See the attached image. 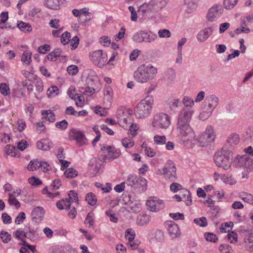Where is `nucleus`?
Returning <instances> with one entry per match:
<instances>
[{
    "mask_svg": "<svg viewBox=\"0 0 253 253\" xmlns=\"http://www.w3.org/2000/svg\"><path fill=\"white\" fill-rule=\"evenodd\" d=\"M168 0H150L147 2H145L138 7L137 9L138 15L134 7L129 6L128 7L130 12V19L132 21H136L138 15L139 18L145 19L151 14L159 11L164 7Z\"/></svg>",
    "mask_w": 253,
    "mask_h": 253,
    "instance_id": "f257e3e1",
    "label": "nucleus"
},
{
    "mask_svg": "<svg viewBox=\"0 0 253 253\" xmlns=\"http://www.w3.org/2000/svg\"><path fill=\"white\" fill-rule=\"evenodd\" d=\"M157 74V69L151 64H142L133 73L134 80L140 84H145L153 80Z\"/></svg>",
    "mask_w": 253,
    "mask_h": 253,
    "instance_id": "f03ea898",
    "label": "nucleus"
},
{
    "mask_svg": "<svg viewBox=\"0 0 253 253\" xmlns=\"http://www.w3.org/2000/svg\"><path fill=\"white\" fill-rule=\"evenodd\" d=\"M154 103L153 96H147L141 100L134 108V114L136 118L144 119L148 117L151 113Z\"/></svg>",
    "mask_w": 253,
    "mask_h": 253,
    "instance_id": "7ed1b4c3",
    "label": "nucleus"
},
{
    "mask_svg": "<svg viewBox=\"0 0 253 253\" xmlns=\"http://www.w3.org/2000/svg\"><path fill=\"white\" fill-rule=\"evenodd\" d=\"M214 160L216 166L227 170L230 168L232 156L229 151L223 150L215 154Z\"/></svg>",
    "mask_w": 253,
    "mask_h": 253,
    "instance_id": "20e7f679",
    "label": "nucleus"
},
{
    "mask_svg": "<svg viewBox=\"0 0 253 253\" xmlns=\"http://www.w3.org/2000/svg\"><path fill=\"white\" fill-rule=\"evenodd\" d=\"M193 112L192 110L181 109L178 114L177 124L178 132L187 130L188 128L191 129L189 126V123Z\"/></svg>",
    "mask_w": 253,
    "mask_h": 253,
    "instance_id": "39448f33",
    "label": "nucleus"
},
{
    "mask_svg": "<svg viewBox=\"0 0 253 253\" xmlns=\"http://www.w3.org/2000/svg\"><path fill=\"white\" fill-rule=\"evenodd\" d=\"M126 183L128 186L137 190L139 192L145 191L147 187L146 179L134 174H129L127 176Z\"/></svg>",
    "mask_w": 253,
    "mask_h": 253,
    "instance_id": "423d86ee",
    "label": "nucleus"
},
{
    "mask_svg": "<svg viewBox=\"0 0 253 253\" xmlns=\"http://www.w3.org/2000/svg\"><path fill=\"white\" fill-rule=\"evenodd\" d=\"M177 138L180 143L188 148H193L196 142L198 143V138H195L194 133L191 129L178 132Z\"/></svg>",
    "mask_w": 253,
    "mask_h": 253,
    "instance_id": "0eeeda50",
    "label": "nucleus"
},
{
    "mask_svg": "<svg viewBox=\"0 0 253 253\" xmlns=\"http://www.w3.org/2000/svg\"><path fill=\"white\" fill-rule=\"evenodd\" d=\"M170 125L169 117L165 113H158L152 119L151 126L153 130L167 129Z\"/></svg>",
    "mask_w": 253,
    "mask_h": 253,
    "instance_id": "6e6552de",
    "label": "nucleus"
},
{
    "mask_svg": "<svg viewBox=\"0 0 253 253\" xmlns=\"http://www.w3.org/2000/svg\"><path fill=\"white\" fill-rule=\"evenodd\" d=\"M89 56L92 63L99 68L104 66L107 62V54L101 49L90 52Z\"/></svg>",
    "mask_w": 253,
    "mask_h": 253,
    "instance_id": "1a4fd4ad",
    "label": "nucleus"
},
{
    "mask_svg": "<svg viewBox=\"0 0 253 253\" xmlns=\"http://www.w3.org/2000/svg\"><path fill=\"white\" fill-rule=\"evenodd\" d=\"M157 39L156 34H153L151 31L140 30L135 33L132 37L134 42L141 43L142 42H152Z\"/></svg>",
    "mask_w": 253,
    "mask_h": 253,
    "instance_id": "9d476101",
    "label": "nucleus"
},
{
    "mask_svg": "<svg viewBox=\"0 0 253 253\" xmlns=\"http://www.w3.org/2000/svg\"><path fill=\"white\" fill-rule=\"evenodd\" d=\"M179 191H180L182 197L180 196V194H175V199L177 202L185 201L187 206L191 205L192 199L190 191L181 184L175 182V193Z\"/></svg>",
    "mask_w": 253,
    "mask_h": 253,
    "instance_id": "9b49d317",
    "label": "nucleus"
},
{
    "mask_svg": "<svg viewBox=\"0 0 253 253\" xmlns=\"http://www.w3.org/2000/svg\"><path fill=\"white\" fill-rule=\"evenodd\" d=\"M233 164L236 168H243L250 171L253 170V159L247 155H238L234 159Z\"/></svg>",
    "mask_w": 253,
    "mask_h": 253,
    "instance_id": "f8f14e48",
    "label": "nucleus"
},
{
    "mask_svg": "<svg viewBox=\"0 0 253 253\" xmlns=\"http://www.w3.org/2000/svg\"><path fill=\"white\" fill-rule=\"evenodd\" d=\"M215 137L213 127L211 126H208L205 132L198 138V143L202 147L208 145L213 141Z\"/></svg>",
    "mask_w": 253,
    "mask_h": 253,
    "instance_id": "ddd939ff",
    "label": "nucleus"
},
{
    "mask_svg": "<svg viewBox=\"0 0 253 253\" xmlns=\"http://www.w3.org/2000/svg\"><path fill=\"white\" fill-rule=\"evenodd\" d=\"M70 140H75L76 143L80 146L88 144L87 139L84 132L76 128H72L69 132Z\"/></svg>",
    "mask_w": 253,
    "mask_h": 253,
    "instance_id": "4468645a",
    "label": "nucleus"
},
{
    "mask_svg": "<svg viewBox=\"0 0 253 253\" xmlns=\"http://www.w3.org/2000/svg\"><path fill=\"white\" fill-rule=\"evenodd\" d=\"M174 163L172 160H168L162 170H157V174H162L165 176V179L168 181H172L174 176L173 172L174 171Z\"/></svg>",
    "mask_w": 253,
    "mask_h": 253,
    "instance_id": "2eb2a0df",
    "label": "nucleus"
},
{
    "mask_svg": "<svg viewBox=\"0 0 253 253\" xmlns=\"http://www.w3.org/2000/svg\"><path fill=\"white\" fill-rule=\"evenodd\" d=\"M223 8L221 5H214L211 7L207 13V19L209 22H213L220 17L223 13Z\"/></svg>",
    "mask_w": 253,
    "mask_h": 253,
    "instance_id": "dca6fc26",
    "label": "nucleus"
},
{
    "mask_svg": "<svg viewBox=\"0 0 253 253\" xmlns=\"http://www.w3.org/2000/svg\"><path fill=\"white\" fill-rule=\"evenodd\" d=\"M146 205L151 211L157 212L164 208L163 201L157 197H151L147 201Z\"/></svg>",
    "mask_w": 253,
    "mask_h": 253,
    "instance_id": "f3484780",
    "label": "nucleus"
},
{
    "mask_svg": "<svg viewBox=\"0 0 253 253\" xmlns=\"http://www.w3.org/2000/svg\"><path fill=\"white\" fill-rule=\"evenodd\" d=\"M101 150L106 151L107 154L105 156V160L108 161L118 158L121 154V152L119 149H116L112 146H103L101 147Z\"/></svg>",
    "mask_w": 253,
    "mask_h": 253,
    "instance_id": "a211bd4d",
    "label": "nucleus"
},
{
    "mask_svg": "<svg viewBox=\"0 0 253 253\" xmlns=\"http://www.w3.org/2000/svg\"><path fill=\"white\" fill-rule=\"evenodd\" d=\"M218 102L219 98L214 94H211L206 96L203 105L213 112Z\"/></svg>",
    "mask_w": 253,
    "mask_h": 253,
    "instance_id": "6ab92c4d",
    "label": "nucleus"
},
{
    "mask_svg": "<svg viewBox=\"0 0 253 253\" xmlns=\"http://www.w3.org/2000/svg\"><path fill=\"white\" fill-rule=\"evenodd\" d=\"M194 104V101L188 96H184L182 102L179 99L175 100V107H182L184 110H192Z\"/></svg>",
    "mask_w": 253,
    "mask_h": 253,
    "instance_id": "aec40b11",
    "label": "nucleus"
},
{
    "mask_svg": "<svg viewBox=\"0 0 253 253\" xmlns=\"http://www.w3.org/2000/svg\"><path fill=\"white\" fill-rule=\"evenodd\" d=\"M240 137L236 133L230 134L226 140V146L228 149H232L239 142Z\"/></svg>",
    "mask_w": 253,
    "mask_h": 253,
    "instance_id": "412c9836",
    "label": "nucleus"
},
{
    "mask_svg": "<svg viewBox=\"0 0 253 253\" xmlns=\"http://www.w3.org/2000/svg\"><path fill=\"white\" fill-rule=\"evenodd\" d=\"M212 31L213 29L211 27H207L203 30H201L197 36L198 41L200 42H205L210 36Z\"/></svg>",
    "mask_w": 253,
    "mask_h": 253,
    "instance_id": "4be33fe9",
    "label": "nucleus"
},
{
    "mask_svg": "<svg viewBox=\"0 0 253 253\" xmlns=\"http://www.w3.org/2000/svg\"><path fill=\"white\" fill-rule=\"evenodd\" d=\"M148 238L152 241L162 242L164 239V235L160 230H153L149 233Z\"/></svg>",
    "mask_w": 253,
    "mask_h": 253,
    "instance_id": "5701e85b",
    "label": "nucleus"
},
{
    "mask_svg": "<svg viewBox=\"0 0 253 253\" xmlns=\"http://www.w3.org/2000/svg\"><path fill=\"white\" fill-rule=\"evenodd\" d=\"M44 214V211L41 207L35 208L31 213V216L33 220L36 221H41L43 219Z\"/></svg>",
    "mask_w": 253,
    "mask_h": 253,
    "instance_id": "b1692460",
    "label": "nucleus"
},
{
    "mask_svg": "<svg viewBox=\"0 0 253 253\" xmlns=\"http://www.w3.org/2000/svg\"><path fill=\"white\" fill-rule=\"evenodd\" d=\"M113 90L109 86H105L104 89V101L107 105H110L113 99Z\"/></svg>",
    "mask_w": 253,
    "mask_h": 253,
    "instance_id": "393cba45",
    "label": "nucleus"
},
{
    "mask_svg": "<svg viewBox=\"0 0 253 253\" xmlns=\"http://www.w3.org/2000/svg\"><path fill=\"white\" fill-rule=\"evenodd\" d=\"M52 146V142L47 139H42L37 143V148L43 151L49 150Z\"/></svg>",
    "mask_w": 253,
    "mask_h": 253,
    "instance_id": "a878e982",
    "label": "nucleus"
},
{
    "mask_svg": "<svg viewBox=\"0 0 253 253\" xmlns=\"http://www.w3.org/2000/svg\"><path fill=\"white\" fill-rule=\"evenodd\" d=\"M151 220V216L145 213L139 214L137 215L136 223L139 226L147 225Z\"/></svg>",
    "mask_w": 253,
    "mask_h": 253,
    "instance_id": "bb28decb",
    "label": "nucleus"
},
{
    "mask_svg": "<svg viewBox=\"0 0 253 253\" xmlns=\"http://www.w3.org/2000/svg\"><path fill=\"white\" fill-rule=\"evenodd\" d=\"M44 5L50 9H58L60 6V0H45Z\"/></svg>",
    "mask_w": 253,
    "mask_h": 253,
    "instance_id": "cd10ccee",
    "label": "nucleus"
},
{
    "mask_svg": "<svg viewBox=\"0 0 253 253\" xmlns=\"http://www.w3.org/2000/svg\"><path fill=\"white\" fill-rule=\"evenodd\" d=\"M42 118L49 122L53 123L55 121L54 113L50 110L42 111L41 112Z\"/></svg>",
    "mask_w": 253,
    "mask_h": 253,
    "instance_id": "c85d7f7f",
    "label": "nucleus"
},
{
    "mask_svg": "<svg viewBox=\"0 0 253 253\" xmlns=\"http://www.w3.org/2000/svg\"><path fill=\"white\" fill-rule=\"evenodd\" d=\"M127 208L130 211L137 213L141 210L142 205L139 201H135L129 204Z\"/></svg>",
    "mask_w": 253,
    "mask_h": 253,
    "instance_id": "c756f323",
    "label": "nucleus"
},
{
    "mask_svg": "<svg viewBox=\"0 0 253 253\" xmlns=\"http://www.w3.org/2000/svg\"><path fill=\"white\" fill-rule=\"evenodd\" d=\"M32 52L30 50H25L21 56V61L26 65H29L32 62Z\"/></svg>",
    "mask_w": 253,
    "mask_h": 253,
    "instance_id": "7c9ffc66",
    "label": "nucleus"
},
{
    "mask_svg": "<svg viewBox=\"0 0 253 253\" xmlns=\"http://www.w3.org/2000/svg\"><path fill=\"white\" fill-rule=\"evenodd\" d=\"M185 4L186 6V11L188 13L193 12L196 10L197 4L193 0H185Z\"/></svg>",
    "mask_w": 253,
    "mask_h": 253,
    "instance_id": "2f4dec72",
    "label": "nucleus"
},
{
    "mask_svg": "<svg viewBox=\"0 0 253 253\" xmlns=\"http://www.w3.org/2000/svg\"><path fill=\"white\" fill-rule=\"evenodd\" d=\"M202 112L199 115V119L202 121L207 120L212 114V111L209 110L207 107L203 105Z\"/></svg>",
    "mask_w": 253,
    "mask_h": 253,
    "instance_id": "473e14b6",
    "label": "nucleus"
},
{
    "mask_svg": "<svg viewBox=\"0 0 253 253\" xmlns=\"http://www.w3.org/2000/svg\"><path fill=\"white\" fill-rule=\"evenodd\" d=\"M164 225L171 239H173L174 237V222L171 220L167 221L165 222Z\"/></svg>",
    "mask_w": 253,
    "mask_h": 253,
    "instance_id": "72a5a7b5",
    "label": "nucleus"
},
{
    "mask_svg": "<svg viewBox=\"0 0 253 253\" xmlns=\"http://www.w3.org/2000/svg\"><path fill=\"white\" fill-rule=\"evenodd\" d=\"M8 203L11 206H14L16 209H19L20 207V202L16 199L15 196L10 193L8 194Z\"/></svg>",
    "mask_w": 253,
    "mask_h": 253,
    "instance_id": "f704fd0d",
    "label": "nucleus"
},
{
    "mask_svg": "<svg viewBox=\"0 0 253 253\" xmlns=\"http://www.w3.org/2000/svg\"><path fill=\"white\" fill-rule=\"evenodd\" d=\"M85 201L89 205L94 206L96 204L97 198L93 193L89 192L85 196Z\"/></svg>",
    "mask_w": 253,
    "mask_h": 253,
    "instance_id": "c9c22d12",
    "label": "nucleus"
},
{
    "mask_svg": "<svg viewBox=\"0 0 253 253\" xmlns=\"http://www.w3.org/2000/svg\"><path fill=\"white\" fill-rule=\"evenodd\" d=\"M17 27L19 29H20L22 31L24 32H30L32 31V27L31 26L27 23L20 21L17 24Z\"/></svg>",
    "mask_w": 253,
    "mask_h": 253,
    "instance_id": "e433bc0d",
    "label": "nucleus"
},
{
    "mask_svg": "<svg viewBox=\"0 0 253 253\" xmlns=\"http://www.w3.org/2000/svg\"><path fill=\"white\" fill-rule=\"evenodd\" d=\"M41 165V161H40L38 160H33L30 162L27 167V169L29 170L34 171L40 168Z\"/></svg>",
    "mask_w": 253,
    "mask_h": 253,
    "instance_id": "4c0bfd02",
    "label": "nucleus"
},
{
    "mask_svg": "<svg viewBox=\"0 0 253 253\" xmlns=\"http://www.w3.org/2000/svg\"><path fill=\"white\" fill-rule=\"evenodd\" d=\"M154 144L157 145L165 144L167 141V138L165 135H156L154 136Z\"/></svg>",
    "mask_w": 253,
    "mask_h": 253,
    "instance_id": "58836bf2",
    "label": "nucleus"
},
{
    "mask_svg": "<svg viewBox=\"0 0 253 253\" xmlns=\"http://www.w3.org/2000/svg\"><path fill=\"white\" fill-rule=\"evenodd\" d=\"M94 185L96 187L100 188L104 193H108L111 190L110 184L109 183H106V184L104 185L100 182H95Z\"/></svg>",
    "mask_w": 253,
    "mask_h": 253,
    "instance_id": "ea45409f",
    "label": "nucleus"
},
{
    "mask_svg": "<svg viewBox=\"0 0 253 253\" xmlns=\"http://www.w3.org/2000/svg\"><path fill=\"white\" fill-rule=\"evenodd\" d=\"M240 197L245 202L253 204V196L250 194L242 193L240 195Z\"/></svg>",
    "mask_w": 253,
    "mask_h": 253,
    "instance_id": "a19ab883",
    "label": "nucleus"
},
{
    "mask_svg": "<svg viewBox=\"0 0 253 253\" xmlns=\"http://www.w3.org/2000/svg\"><path fill=\"white\" fill-rule=\"evenodd\" d=\"M0 92L3 96H7L9 94V87L6 83L0 84Z\"/></svg>",
    "mask_w": 253,
    "mask_h": 253,
    "instance_id": "79ce46f5",
    "label": "nucleus"
},
{
    "mask_svg": "<svg viewBox=\"0 0 253 253\" xmlns=\"http://www.w3.org/2000/svg\"><path fill=\"white\" fill-rule=\"evenodd\" d=\"M64 175L67 178H74L78 175V171L73 168H69L64 171Z\"/></svg>",
    "mask_w": 253,
    "mask_h": 253,
    "instance_id": "37998d69",
    "label": "nucleus"
},
{
    "mask_svg": "<svg viewBox=\"0 0 253 253\" xmlns=\"http://www.w3.org/2000/svg\"><path fill=\"white\" fill-rule=\"evenodd\" d=\"M135 234L134 231L131 228L127 229L125 232L126 238L128 242L133 241L134 239Z\"/></svg>",
    "mask_w": 253,
    "mask_h": 253,
    "instance_id": "c03bdc74",
    "label": "nucleus"
},
{
    "mask_svg": "<svg viewBox=\"0 0 253 253\" xmlns=\"http://www.w3.org/2000/svg\"><path fill=\"white\" fill-rule=\"evenodd\" d=\"M238 0H224L223 4L225 9H232L237 4Z\"/></svg>",
    "mask_w": 253,
    "mask_h": 253,
    "instance_id": "a18cd8bd",
    "label": "nucleus"
},
{
    "mask_svg": "<svg viewBox=\"0 0 253 253\" xmlns=\"http://www.w3.org/2000/svg\"><path fill=\"white\" fill-rule=\"evenodd\" d=\"M69 96L75 101L76 104L78 107H82L83 106L84 103V100L82 99V96H80L79 94H76L74 96H71V94H69Z\"/></svg>",
    "mask_w": 253,
    "mask_h": 253,
    "instance_id": "49530a36",
    "label": "nucleus"
},
{
    "mask_svg": "<svg viewBox=\"0 0 253 253\" xmlns=\"http://www.w3.org/2000/svg\"><path fill=\"white\" fill-rule=\"evenodd\" d=\"M92 212H89L84 221L85 226L88 228L92 227L94 224V220L92 218Z\"/></svg>",
    "mask_w": 253,
    "mask_h": 253,
    "instance_id": "de8ad7c7",
    "label": "nucleus"
},
{
    "mask_svg": "<svg viewBox=\"0 0 253 253\" xmlns=\"http://www.w3.org/2000/svg\"><path fill=\"white\" fill-rule=\"evenodd\" d=\"M158 35L160 38H168L171 37L170 32L168 29H160L158 31Z\"/></svg>",
    "mask_w": 253,
    "mask_h": 253,
    "instance_id": "09e8293b",
    "label": "nucleus"
},
{
    "mask_svg": "<svg viewBox=\"0 0 253 253\" xmlns=\"http://www.w3.org/2000/svg\"><path fill=\"white\" fill-rule=\"evenodd\" d=\"M71 35L70 33L68 32L63 33L61 36L60 41L61 43L64 45H65L69 42L70 41Z\"/></svg>",
    "mask_w": 253,
    "mask_h": 253,
    "instance_id": "8fccbe9b",
    "label": "nucleus"
},
{
    "mask_svg": "<svg viewBox=\"0 0 253 253\" xmlns=\"http://www.w3.org/2000/svg\"><path fill=\"white\" fill-rule=\"evenodd\" d=\"M194 222L200 227H206L208 225L207 218L204 216L194 219Z\"/></svg>",
    "mask_w": 253,
    "mask_h": 253,
    "instance_id": "3c124183",
    "label": "nucleus"
},
{
    "mask_svg": "<svg viewBox=\"0 0 253 253\" xmlns=\"http://www.w3.org/2000/svg\"><path fill=\"white\" fill-rule=\"evenodd\" d=\"M125 116H128V113L126 111V109L124 107L119 108L116 113V117L118 120H119Z\"/></svg>",
    "mask_w": 253,
    "mask_h": 253,
    "instance_id": "603ef678",
    "label": "nucleus"
},
{
    "mask_svg": "<svg viewBox=\"0 0 253 253\" xmlns=\"http://www.w3.org/2000/svg\"><path fill=\"white\" fill-rule=\"evenodd\" d=\"M122 144L125 148H129L133 146L134 142L131 139L124 138L122 140Z\"/></svg>",
    "mask_w": 253,
    "mask_h": 253,
    "instance_id": "864d4df0",
    "label": "nucleus"
},
{
    "mask_svg": "<svg viewBox=\"0 0 253 253\" xmlns=\"http://www.w3.org/2000/svg\"><path fill=\"white\" fill-rule=\"evenodd\" d=\"M59 93V89L57 86H52L49 87L47 91V95L48 96H55Z\"/></svg>",
    "mask_w": 253,
    "mask_h": 253,
    "instance_id": "5fc2aeb1",
    "label": "nucleus"
},
{
    "mask_svg": "<svg viewBox=\"0 0 253 253\" xmlns=\"http://www.w3.org/2000/svg\"><path fill=\"white\" fill-rule=\"evenodd\" d=\"M68 125V123L65 120L57 122L55 124V126L57 128L62 130H65L67 128Z\"/></svg>",
    "mask_w": 253,
    "mask_h": 253,
    "instance_id": "6e6d98bb",
    "label": "nucleus"
},
{
    "mask_svg": "<svg viewBox=\"0 0 253 253\" xmlns=\"http://www.w3.org/2000/svg\"><path fill=\"white\" fill-rule=\"evenodd\" d=\"M205 239L207 241L211 242H216L218 238L216 237V235L211 233H206L204 234Z\"/></svg>",
    "mask_w": 253,
    "mask_h": 253,
    "instance_id": "4d7b16f0",
    "label": "nucleus"
},
{
    "mask_svg": "<svg viewBox=\"0 0 253 253\" xmlns=\"http://www.w3.org/2000/svg\"><path fill=\"white\" fill-rule=\"evenodd\" d=\"M15 237L20 240L27 237V232H24L22 229H19L14 232Z\"/></svg>",
    "mask_w": 253,
    "mask_h": 253,
    "instance_id": "13d9d810",
    "label": "nucleus"
},
{
    "mask_svg": "<svg viewBox=\"0 0 253 253\" xmlns=\"http://www.w3.org/2000/svg\"><path fill=\"white\" fill-rule=\"evenodd\" d=\"M26 218V215L24 212H20L15 219V223L16 224H20Z\"/></svg>",
    "mask_w": 253,
    "mask_h": 253,
    "instance_id": "bf43d9fd",
    "label": "nucleus"
},
{
    "mask_svg": "<svg viewBox=\"0 0 253 253\" xmlns=\"http://www.w3.org/2000/svg\"><path fill=\"white\" fill-rule=\"evenodd\" d=\"M231 250V247L227 244H222L219 247V251L221 253H230Z\"/></svg>",
    "mask_w": 253,
    "mask_h": 253,
    "instance_id": "052dcab7",
    "label": "nucleus"
},
{
    "mask_svg": "<svg viewBox=\"0 0 253 253\" xmlns=\"http://www.w3.org/2000/svg\"><path fill=\"white\" fill-rule=\"evenodd\" d=\"M127 116H125L124 117L121 118L118 120V123L119 125L124 128H127L128 127L130 123L127 122Z\"/></svg>",
    "mask_w": 253,
    "mask_h": 253,
    "instance_id": "680f3d73",
    "label": "nucleus"
},
{
    "mask_svg": "<svg viewBox=\"0 0 253 253\" xmlns=\"http://www.w3.org/2000/svg\"><path fill=\"white\" fill-rule=\"evenodd\" d=\"M29 183L33 186H38L42 184V181L36 177L32 176L28 179Z\"/></svg>",
    "mask_w": 253,
    "mask_h": 253,
    "instance_id": "e2e57ef3",
    "label": "nucleus"
},
{
    "mask_svg": "<svg viewBox=\"0 0 253 253\" xmlns=\"http://www.w3.org/2000/svg\"><path fill=\"white\" fill-rule=\"evenodd\" d=\"M1 239L3 243H7L11 239V235L7 232L2 231L0 233Z\"/></svg>",
    "mask_w": 253,
    "mask_h": 253,
    "instance_id": "0e129e2a",
    "label": "nucleus"
},
{
    "mask_svg": "<svg viewBox=\"0 0 253 253\" xmlns=\"http://www.w3.org/2000/svg\"><path fill=\"white\" fill-rule=\"evenodd\" d=\"M60 20L58 19H52L49 22V25L50 27L54 29H59L60 27L59 24Z\"/></svg>",
    "mask_w": 253,
    "mask_h": 253,
    "instance_id": "69168bd1",
    "label": "nucleus"
},
{
    "mask_svg": "<svg viewBox=\"0 0 253 253\" xmlns=\"http://www.w3.org/2000/svg\"><path fill=\"white\" fill-rule=\"evenodd\" d=\"M61 50L60 49H56L55 50L51 52L48 55V58L52 60L53 57L56 58L60 56Z\"/></svg>",
    "mask_w": 253,
    "mask_h": 253,
    "instance_id": "338daca9",
    "label": "nucleus"
},
{
    "mask_svg": "<svg viewBox=\"0 0 253 253\" xmlns=\"http://www.w3.org/2000/svg\"><path fill=\"white\" fill-rule=\"evenodd\" d=\"M106 215L109 218L111 221L114 223H117L118 220V218L116 216L115 213H112L111 211H106Z\"/></svg>",
    "mask_w": 253,
    "mask_h": 253,
    "instance_id": "774afa93",
    "label": "nucleus"
}]
</instances>
